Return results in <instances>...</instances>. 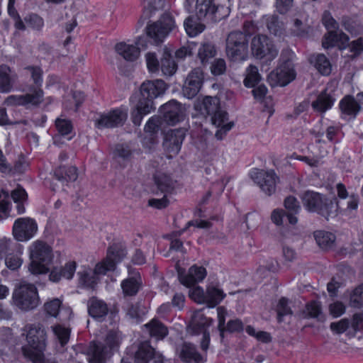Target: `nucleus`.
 Here are the masks:
<instances>
[{"instance_id": "obj_1", "label": "nucleus", "mask_w": 363, "mask_h": 363, "mask_svg": "<svg viewBox=\"0 0 363 363\" xmlns=\"http://www.w3.org/2000/svg\"><path fill=\"white\" fill-rule=\"evenodd\" d=\"M27 341L29 347H23L22 352L26 358L32 363H45L43 351L46 347V332L43 324L27 326Z\"/></svg>"}, {"instance_id": "obj_2", "label": "nucleus", "mask_w": 363, "mask_h": 363, "mask_svg": "<svg viewBox=\"0 0 363 363\" xmlns=\"http://www.w3.org/2000/svg\"><path fill=\"white\" fill-rule=\"evenodd\" d=\"M304 208L309 212L317 213L327 220L335 218L339 208L336 199H328L313 191H306L301 196Z\"/></svg>"}, {"instance_id": "obj_3", "label": "nucleus", "mask_w": 363, "mask_h": 363, "mask_svg": "<svg viewBox=\"0 0 363 363\" xmlns=\"http://www.w3.org/2000/svg\"><path fill=\"white\" fill-rule=\"evenodd\" d=\"M121 340V334L116 331H109L104 343L91 342L87 350L89 363H106L113 353L118 350Z\"/></svg>"}, {"instance_id": "obj_4", "label": "nucleus", "mask_w": 363, "mask_h": 363, "mask_svg": "<svg viewBox=\"0 0 363 363\" xmlns=\"http://www.w3.org/2000/svg\"><path fill=\"white\" fill-rule=\"evenodd\" d=\"M29 270L33 274H46L53 259L52 248L45 242L37 240L30 247Z\"/></svg>"}, {"instance_id": "obj_5", "label": "nucleus", "mask_w": 363, "mask_h": 363, "mask_svg": "<svg viewBox=\"0 0 363 363\" xmlns=\"http://www.w3.org/2000/svg\"><path fill=\"white\" fill-rule=\"evenodd\" d=\"M39 303L40 298L35 285L22 282L14 289L12 294V304L21 311L33 310Z\"/></svg>"}, {"instance_id": "obj_6", "label": "nucleus", "mask_w": 363, "mask_h": 363, "mask_svg": "<svg viewBox=\"0 0 363 363\" xmlns=\"http://www.w3.org/2000/svg\"><path fill=\"white\" fill-rule=\"evenodd\" d=\"M249 35L239 30L230 32L226 38V54L233 61H243L248 55Z\"/></svg>"}, {"instance_id": "obj_7", "label": "nucleus", "mask_w": 363, "mask_h": 363, "mask_svg": "<svg viewBox=\"0 0 363 363\" xmlns=\"http://www.w3.org/2000/svg\"><path fill=\"white\" fill-rule=\"evenodd\" d=\"M175 26L172 16L169 13H164L159 21L146 27V33L155 43L157 44L162 43Z\"/></svg>"}, {"instance_id": "obj_8", "label": "nucleus", "mask_w": 363, "mask_h": 363, "mask_svg": "<svg viewBox=\"0 0 363 363\" xmlns=\"http://www.w3.org/2000/svg\"><path fill=\"white\" fill-rule=\"evenodd\" d=\"M252 55L258 59L267 57L268 60L275 58L278 55V49L273 42L266 35L255 36L251 42Z\"/></svg>"}, {"instance_id": "obj_9", "label": "nucleus", "mask_w": 363, "mask_h": 363, "mask_svg": "<svg viewBox=\"0 0 363 363\" xmlns=\"http://www.w3.org/2000/svg\"><path fill=\"white\" fill-rule=\"evenodd\" d=\"M213 320L207 318L200 312L196 311L194 313L189 324V330L194 335L203 334L200 342L201 348L203 351H207L210 342V335L206 330V328L211 325Z\"/></svg>"}, {"instance_id": "obj_10", "label": "nucleus", "mask_w": 363, "mask_h": 363, "mask_svg": "<svg viewBox=\"0 0 363 363\" xmlns=\"http://www.w3.org/2000/svg\"><path fill=\"white\" fill-rule=\"evenodd\" d=\"M128 118L125 108H118L101 114L96 120L95 125L98 128H114L123 125Z\"/></svg>"}, {"instance_id": "obj_11", "label": "nucleus", "mask_w": 363, "mask_h": 363, "mask_svg": "<svg viewBox=\"0 0 363 363\" xmlns=\"http://www.w3.org/2000/svg\"><path fill=\"white\" fill-rule=\"evenodd\" d=\"M43 89L36 88L23 95H10L5 99L4 104L7 106H26L28 105L38 106L43 101Z\"/></svg>"}, {"instance_id": "obj_12", "label": "nucleus", "mask_w": 363, "mask_h": 363, "mask_svg": "<svg viewBox=\"0 0 363 363\" xmlns=\"http://www.w3.org/2000/svg\"><path fill=\"white\" fill-rule=\"evenodd\" d=\"M250 175L253 181L267 195L270 196L275 192L279 178L273 170L255 169L251 172Z\"/></svg>"}, {"instance_id": "obj_13", "label": "nucleus", "mask_w": 363, "mask_h": 363, "mask_svg": "<svg viewBox=\"0 0 363 363\" xmlns=\"http://www.w3.org/2000/svg\"><path fill=\"white\" fill-rule=\"evenodd\" d=\"M38 230L36 222L30 218H21L15 220L13 226V235L18 241L30 240Z\"/></svg>"}, {"instance_id": "obj_14", "label": "nucleus", "mask_w": 363, "mask_h": 363, "mask_svg": "<svg viewBox=\"0 0 363 363\" xmlns=\"http://www.w3.org/2000/svg\"><path fill=\"white\" fill-rule=\"evenodd\" d=\"M126 256V250L116 245L108 247L105 260L95 267L96 273H106L114 270L116 265Z\"/></svg>"}, {"instance_id": "obj_15", "label": "nucleus", "mask_w": 363, "mask_h": 363, "mask_svg": "<svg viewBox=\"0 0 363 363\" xmlns=\"http://www.w3.org/2000/svg\"><path fill=\"white\" fill-rule=\"evenodd\" d=\"M203 72L199 67L191 70L188 74L182 87L185 97L192 99L199 92L203 82Z\"/></svg>"}, {"instance_id": "obj_16", "label": "nucleus", "mask_w": 363, "mask_h": 363, "mask_svg": "<svg viewBox=\"0 0 363 363\" xmlns=\"http://www.w3.org/2000/svg\"><path fill=\"white\" fill-rule=\"evenodd\" d=\"M164 121L169 125H175L184 118L185 108L177 101L172 100L164 104L160 110Z\"/></svg>"}, {"instance_id": "obj_17", "label": "nucleus", "mask_w": 363, "mask_h": 363, "mask_svg": "<svg viewBox=\"0 0 363 363\" xmlns=\"http://www.w3.org/2000/svg\"><path fill=\"white\" fill-rule=\"evenodd\" d=\"M296 76L294 65L288 61L281 65L275 71L270 73L269 79L274 80V84L286 86L292 82Z\"/></svg>"}, {"instance_id": "obj_18", "label": "nucleus", "mask_w": 363, "mask_h": 363, "mask_svg": "<svg viewBox=\"0 0 363 363\" xmlns=\"http://www.w3.org/2000/svg\"><path fill=\"white\" fill-rule=\"evenodd\" d=\"M177 273L181 284L187 287L201 281L206 276V269L203 267L196 265L191 267L187 274H185L184 269L177 267Z\"/></svg>"}, {"instance_id": "obj_19", "label": "nucleus", "mask_w": 363, "mask_h": 363, "mask_svg": "<svg viewBox=\"0 0 363 363\" xmlns=\"http://www.w3.org/2000/svg\"><path fill=\"white\" fill-rule=\"evenodd\" d=\"M77 177V169L75 167H60L54 172V179L52 182V190L57 191L62 188L65 182H74Z\"/></svg>"}, {"instance_id": "obj_20", "label": "nucleus", "mask_w": 363, "mask_h": 363, "mask_svg": "<svg viewBox=\"0 0 363 363\" xmlns=\"http://www.w3.org/2000/svg\"><path fill=\"white\" fill-rule=\"evenodd\" d=\"M184 138L185 130L184 129L170 130L164 136L163 145L169 153L177 155L181 149Z\"/></svg>"}, {"instance_id": "obj_21", "label": "nucleus", "mask_w": 363, "mask_h": 363, "mask_svg": "<svg viewBox=\"0 0 363 363\" xmlns=\"http://www.w3.org/2000/svg\"><path fill=\"white\" fill-rule=\"evenodd\" d=\"M167 88L166 83L162 79L146 81L140 86L141 96L150 98L153 101L154 99L162 95Z\"/></svg>"}, {"instance_id": "obj_22", "label": "nucleus", "mask_w": 363, "mask_h": 363, "mask_svg": "<svg viewBox=\"0 0 363 363\" xmlns=\"http://www.w3.org/2000/svg\"><path fill=\"white\" fill-rule=\"evenodd\" d=\"M211 121L213 125L218 128L215 134L218 140H222L226 133L233 126V122H228V113L223 110L218 111L211 116Z\"/></svg>"}, {"instance_id": "obj_23", "label": "nucleus", "mask_w": 363, "mask_h": 363, "mask_svg": "<svg viewBox=\"0 0 363 363\" xmlns=\"http://www.w3.org/2000/svg\"><path fill=\"white\" fill-rule=\"evenodd\" d=\"M18 79L17 74L6 65H0V92H11Z\"/></svg>"}, {"instance_id": "obj_24", "label": "nucleus", "mask_w": 363, "mask_h": 363, "mask_svg": "<svg viewBox=\"0 0 363 363\" xmlns=\"http://www.w3.org/2000/svg\"><path fill=\"white\" fill-rule=\"evenodd\" d=\"M154 109L153 101L150 98L142 96L135 108L131 113L133 123L136 125H140L143 116L150 113Z\"/></svg>"}, {"instance_id": "obj_25", "label": "nucleus", "mask_w": 363, "mask_h": 363, "mask_svg": "<svg viewBox=\"0 0 363 363\" xmlns=\"http://www.w3.org/2000/svg\"><path fill=\"white\" fill-rule=\"evenodd\" d=\"M177 352L180 359L184 362L201 363L203 358L197 352L195 346L189 342L183 343L177 348Z\"/></svg>"}, {"instance_id": "obj_26", "label": "nucleus", "mask_w": 363, "mask_h": 363, "mask_svg": "<svg viewBox=\"0 0 363 363\" xmlns=\"http://www.w3.org/2000/svg\"><path fill=\"white\" fill-rule=\"evenodd\" d=\"M77 264L74 261L67 262L62 267H55L50 274V279L52 281L57 282L62 277L71 279L76 271Z\"/></svg>"}, {"instance_id": "obj_27", "label": "nucleus", "mask_w": 363, "mask_h": 363, "mask_svg": "<svg viewBox=\"0 0 363 363\" xmlns=\"http://www.w3.org/2000/svg\"><path fill=\"white\" fill-rule=\"evenodd\" d=\"M116 52L124 60L130 62L135 61L140 56V49L133 45L124 42L118 43L115 46Z\"/></svg>"}, {"instance_id": "obj_28", "label": "nucleus", "mask_w": 363, "mask_h": 363, "mask_svg": "<svg viewBox=\"0 0 363 363\" xmlns=\"http://www.w3.org/2000/svg\"><path fill=\"white\" fill-rule=\"evenodd\" d=\"M284 206L286 210V216L290 224L295 225L298 219L296 216L301 210L298 201L293 196H287L284 201Z\"/></svg>"}, {"instance_id": "obj_29", "label": "nucleus", "mask_w": 363, "mask_h": 363, "mask_svg": "<svg viewBox=\"0 0 363 363\" xmlns=\"http://www.w3.org/2000/svg\"><path fill=\"white\" fill-rule=\"evenodd\" d=\"M155 350L148 342H143L138 346L134 354L135 363H148L154 354Z\"/></svg>"}, {"instance_id": "obj_30", "label": "nucleus", "mask_w": 363, "mask_h": 363, "mask_svg": "<svg viewBox=\"0 0 363 363\" xmlns=\"http://www.w3.org/2000/svg\"><path fill=\"white\" fill-rule=\"evenodd\" d=\"M144 326L150 335L156 340H162L168 335L167 328L158 320L152 319Z\"/></svg>"}, {"instance_id": "obj_31", "label": "nucleus", "mask_w": 363, "mask_h": 363, "mask_svg": "<svg viewBox=\"0 0 363 363\" xmlns=\"http://www.w3.org/2000/svg\"><path fill=\"white\" fill-rule=\"evenodd\" d=\"M154 179L157 189L165 195L171 193L174 189L175 182L165 173L157 172Z\"/></svg>"}, {"instance_id": "obj_32", "label": "nucleus", "mask_w": 363, "mask_h": 363, "mask_svg": "<svg viewBox=\"0 0 363 363\" xmlns=\"http://www.w3.org/2000/svg\"><path fill=\"white\" fill-rule=\"evenodd\" d=\"M108 309L107 305L102 301L95 298L88 302V312L94 318H101L106 315Z\"/></svg>"}, {"instance_id": "obj_33", "label": "nucleus", "mask_w": 363, "mask_h": 363, "mask_svg": "<svg viewBox=\"0 0 363 363\" xmlns=\"http://www.w3.org/2000/svg\"><path fill=\"white\" fill-rule=\"evenodd\" d=\"M142 285L139 276L128 278L121 282V288L124 296H133L137 294Z\"/></svg>"}, {"instance_id": "obj_34", "label": "nucleus", "mask_w": 363, "mask_h": 363, "mask_svg": "<svg viewBox=\"0 0 363 363\" xmlns=\"http://www.w3.org/2000/svg\"><path fill=\"white\" fill-rule=\"evenodd\" d=\"M104 274L105 273H96L95 269L93 271L91 269H84L82 272H79V284L85 287L94 289L99 281L98 275Z\"/></svg>"}, {"instance_id": "obj_35", "label": "nucleus", "mask_w": 363, "mask_h": 363, "mask_svg": "<svg viewBox=\"0 0 363 363\" xmlns=\"http://www.w3.org/2000/svg\"><path fill=\"white\" fill-rule=\"evenodd\" d=\"M334 101L335 99L330 94L323 91L312 103L311 106L315 111L324 113L333 106Z\"/></svg>"}, {"instance_id": "obj_36", "label": "nucleus", "mask_w": 363, "mask_h": 363, "mask_svg": "<svg viewBox=\"0 0 363 363\" xmlns=\"http://www.w3.org/2000/svg\"><path fill=\"white\" fill-rule=\"evenodd\" d=\"M342 112L348 116H356L360 111V106L354 97L351 96H345L340 104Z\"/></svg>"}, {"instance_id": "obj_37", "label": "nucleus", "mask_w": 363, "mask_h": 363, "mask_svg": "<svg viewBox=\"0 0 363 363\" xmlns=\"http://www.w3.org/2000/svg\"><path fill=\"white\" fill-rule=\"evenodd\" d=\"M314 238L318 246L323 250H328L333 247L335 241L334 234L324 230L315 231Z\"/></svg>"}, {"instance_id": "obj_38", "label": "nucleus", "mask_w": 363, "mask_h": 363, "mask_svg": "<svg viewBox=\"0 0 363 363\" xmlns=\"http://www.w3.org/2000/svg\"><path fill=\"white\" fill-rule=\"evenodd\" d=\"M310 60L320 74L324 75L330 74L331 64L323 54L313 55L310 57Z\"/></svg>"}, {"instance_id": "obj_39", "label": "nucleus", "mask_w": 363, "mask_h": 363, "mask_svg": "<svg viewBox=\"0 0 363 363\" xmlns=\"http://www.w3.org/2000/svg\"><path fill=\"white\" fill-rule=\"evenodd\" d=\"M225 296L223 290L215 286H208L206 289V304L209 308L217 306Z\"/></svg>"}, {"instance_id": "obj_40", "label": "nucleus", "mask_w": 363, "mask_h": 363, "mask_svg": "<svg viewBox=\"0 0 363 363\" xmlns=\"http://www.w3.org/2000/svg\"><path fill=\"white\" fill-rule=\"evenodd\" d=\"M216 11L217 7L212 4L211 0H196V13L199 19H202L207 15H213Z\"/></svg>"}, {"instance_id": "obj_41", "label": "nucleus", "mask_w": 363, "mask_h": 363, "mask_svg": "<svg viewBox=\"0 0 363 363\" xmlns=\"http://www.w3.org/2000/svg\"><path fill=\"white\" fill-rule=\"evenodd\" d=\"M216 55V49L213 44L211 43H203L198 50V57L203 65L207 63L210 59Z\"/></svg>"}, {"instance_id": "obj_42", "label": "nucleus", "mask_w": 363, "mask_h": 363, "mask_svg": "<svg viewBox=\"0 0 363 363\" xmlns=\"http://www.w3.org/2000/svg\"><path fill=\"white\" fill-rule=\"evenodd\" d=\"M218 98L214 96H206L203 99L201 111L203 114L212 116L216 112L220 111Z\"/></svg>"}, {"instance_id": "obj_43", "label": "nucleus", "mask_w": 363, "mask_h": 363, "mask_svg": "<svg viewBox=\"0 0 363 363\" xmlns=\"http://www.w3.org/2000/svg\"><path fill=\"white\" fill-rule=\"evenodd\" d=\"M177 65L172 58L171 54L165 51L161 59V70L164 75L172 76L177 71Z\"/></svg>"}, {"instance_id": "obj_44", "label": "nucleus", "mask_w": 363, "mask_h": 363, "mask_svg": "<svg viewBox=\"0 0 363 363\" xmlns=\"http://www.w3.org/2000/svg\"><path fill=\"white\" fill-rule=\"evenodd\" d=\"M261 76L258 69L254 65H250L246 70V77L244 84L246 86L254 87L260 81Z\"/></svg>"}, {"instance_id": "obj_45", "label": "nucleus", "mask_w": 363, "mask_h": 363, "mask_svg": "<svg viewBox=\"0 0 363 363\" xmlns=\"http://www.w3.org/2000/svg\"><path fill=\"white\" fill-rule=\"evenodd\" d=\"M132 152L128 145L119 144L117 145L114 150V158L118 162H125L130 160Z\"/></svg>"}, {"instance_id": "obj_46", "label": "nucleus", "mask_w": 363, "mask_h": 363, "mask_svg": "<svg viewBox=\"0 0 363 363\" xmlns=\"http://www.w3.org/2000/svg\"><path fill=\"white\" fill-rule=\"evenodd\" d=\"M184 25L187 34L191 37L201 33L205 28L203 24L196 22L191 17H189L185 20Z\"/></svg>"}, {"instance_id": "obj_47", "label": "nucleus", "mask_w": 363, "mask_h": 363, "mask_svg": "<svg viewBox=\"0 0 363 363\" xmlns=\"http://www.w3.org/2000/svg\"><path fill=\"white\" fill-rule=\"evenodd\" d=\"M277 320L279 323L284 321V317L291 315L292 311L289 306V301L286 298H281L277 306Z\"/></svg>"}, {"instance_id": "obj_48", "label": "nucleus", "mask_w": 363, "mask_h": 363, "mask_svg": "<svg viewBox=\"0 0 363 363\" xmlns=\"http://www.w3.org/2000/svg\"><path fill=\"white\" fill-rule=\"evenodd\" d=\"M25 22L28 27L36 31L42 30L44 27L43 18L36 13H31L26 16Z\"/></svg>"}, {"instance_id": "obj_49", "label": "nucleus", "mask_w": 363, "mask_h": 363, "mask_svg": "<svg viewBox=\"0 0 363 363\" xmlns=\"http://www.w3.org/2000/svg\"><path fill=\"white\" fill-rule=\"evenodd\" d=\"M53 333L60 341L62 346L67 343L69 339V330L61 325H55L51 327Z\"/></svg>"}, {"instance_id": "obj_50", "label": "nucleus", "mask_w": 363, "mask_h": 363, "mask_svg": "<svg viewBox=\"0 0 363 363\" xmlns=\"http://www.w3.org/2000/svg\"><path fill=\"white\" fill-rule=\"evenodd\" d=\"M267 28L274 35H279L282 33L284 26L283 22L279 21L277 16H272L268 18Z\"/></svg>"}, {"instance_id": "obj_51", "label": "nucleus", "mask_w": 363, "mask_h": 363, "mask_svg": "<svg viewBox=\"0 0 363 363\" xmlns=\"http://www.w3.org/2000/svg\"><path fill=\"white\" fill-rule=\"evenodd\" d=\"M350 304L354 308L363 307V284L354 289L350 296Z\"/></svg>"}, {"instance_id": "obj_52", "label": "nucleus", "mask_w": 363, "mask_h": 363, "mask_svg": "<svg viewBox=\"0 0 363 363\" xmlns=\"http://www.w3.org/2000/svg\"><path fill=\"white\" fill-rule=\"evenodd\" d=\"M30 74L33 83L40 88L43 82V70L38 66H28L25 68Z\"/></svg>"}, {"instance_id": "obj_53", "label": "nucleus", "mask_w": 363, "mask_h": 363, "mask_svg": "<svg viewBox=\"0 0 363 363\" xmlns=\"http://www.w3.org/2000/svg\"><path fill=\"white\" fill-rule=\"evenodd\" d=\"M61 301L58 298H54L45 303L44 308L46 313L52 317H57L60 306Z\"/></svg>"}, {"instance_id": "obj_54", "label": "nucleus", "mask_w": 363, "mask_h": 363, "mask_svg": "<svg viewBox=\"0 0 363 363\" xmlns=\"http://www.w3.org/2000/svg\"><path fill=\"white\" fill-rule=\"evenodd\" d=\"M126 313L130 318L138 319L145 313V309L139 303L131 304L128 306Z\"/></svg>"}, {"instance_id": "obj_55", "label": "nucleus", "mask_w": 363, "mask_h": 363, "mask_svg": "<svg viewBox=\"0 0 363 363\" xmlns=\"http://www.w3.org/2000/svg\"><path fill=\"white\" fill-rule=\"evenodd\" d=\"M146 63L148 70L152 73L159 71L160 62L154 52H147L145 55Z\"/></svg>"}, {"instance_id": "obj_56", "label": "nucleus", "mask_w": 363, "mask_h": 363, "mask_svg": "<svg viewBox=\"0 0 363 363\" xmlns=\"http://www.w3.org/2000/svg\"><path fill=\"white\" fill-rule=\"evenodd\" d=\"M55 125L59 133L62 135H68L72 130L71 121L66 119L57 118Z\"/></svg>"}, {"instance_id": "obj_57", "label": "nucleus", "mask_w": 363, "mask_h": 363, "mask_svg": "<svg viewBox=\"0 0 363 363\" xmlns=\"http://www.w3.org/2000/svg\"><path fill=\"white\" fill-rule=\"evenodd\" d=\"M189 296L199 303H206V291L200 286H196L189 292Z\"/></svg>"}, {"instance_id": "obj_58", "label": "nucleus", "mask_w": 363, "mask_h": 363, "mask_svg": "<svg viewBox=\"0 0 363 363\" xmlns=\"http://www.w3.org/2000/svg\"><path fill=\"white\" fill-rule=\"evenodd\" d=\"M338 42V35L335 30H330L327 34L325 35L322 42V45L324 48H329L334 47L336 43Z\"/></svg>"}, {"instance_id": "obj_59", "label": "nucleus", "mask_w": 363, "mask_h": 363, "mask_svg": "<svg viewBox=\"0 0 363 363\" xmlns=\"http://www.w3.org/2000/svg\"><path fill=\"white\" fill-rule=\"evenodd\" d=\"M217 313H218V328L220 331L221 338H223V333L225 330V316L227 315V311L224 307L219 306L217 308Z\"/></svg>"}, {"instance_id": "obj_60", "label": "nucleus", "mask_w": 363, "mask_h": 363, "mask_svg": "<svg viewBox=\"0 0 363 363\" xmlns=\"http://www.w3.org/2000/svg\"><path fill=\"white\" fill-rule=\"evenodd\" d=\"M226 69L225 62L223 59L218 58L214 60L211 66V70L214 75L223 74Z\"/></svg>"}, {"instance_id": "obj_61", "label": "nucleus", "mask_w": 363, "mask_h": 363, "mask_svg": "<svg viewBox=\"0 0 363 363\" xmlns=\"http://www.w3.org/2000/svg\"><path fill=\"white\" fill-rule=\"evenodd\" d=\"M350 322L347 318L341 319L340 320L330 324V329L336 333H343L349 328Z\"/></svg>"}, {"instance_id": "obj_62", "label": "nucleus", "mask_w": 363, "mask_h": 363, "mask_svg": "<svg viewBox=\"0 0 363 363\" xmlns=\"http://www.w3.org/2000/svg\"><path fill=\"white\" fill-rule=\"evenodd\" d=\"M160 121L159 117L154 116L148 120L145 126V131L146 133H155L160 129Z\"/></svg>"}, {"instance_id": "obj_63", "label": "nucleus", "mask_w": 363, "mask_h": 363, "mask_svg": "<svg viewBox=\"0 0 363 363\" xmlns=\"http://www.w3.org/2000/svg\"><path fill=\"white\" fill-rule=\"evenodd\" d=\"M306 311L311 318H319L321 315V307L318 302L313 301L306 306Z\"/></svg>"}, {"instance_id": "obj_64", "label": "nucleus", "mask_w": 363, "mask_h": 363, "mask_svg": "<svg viewBox=\"0 0 363 363\" xmlns=\"http://www.w3.org/2000/svg\"><path fill=\"white\" fill-rule=\"evenodd\" d=\"M323 23L328 30H334L337 28V23L332 17L331 14L328 11H325L323 16Z\"/></svg>"}]
</instances>
